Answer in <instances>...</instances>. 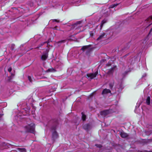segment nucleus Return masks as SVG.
Returning a JSON list of instances; mask_svg holds the SVG:
<instances>
[{"mask_svg":"<svg viewBox=\"0 0 152 152\" xmlns=\"http://www.w3.org/2000/svg\"><path fill=\"white\" fill-rule=\"evenodd\" d=\"M54 122L55 126H52L51 128V129L53 131L52 132V139L54 141L58 137V134L56 130L57 126L58 124V121L57 119H55Z\"/></svg>","mask_w":152,"mask_h":152,"instance_id":"1","label":"nucleus"},{"mask_svg":"<svg viewBox=\"0 0 152 152\" xmlns=\"http://www.w3.org/2000/svg\"><path fill=\"white\" fill-rule=\"evenodd\" d=\"M26 129V132H30L32 133H34L35 132V125L33 123L26 126L24 127Z\"/></svg>","mask_w":152,"mask_h":152,"instance_id":"2","label":"nucleus"},{"mask_svg":"<svg viewBox=\"0 0 152 152\" xmlns=\"http://www.w3.org/2000/svg\"><path fill=\"white\" fill-rule=\"evenodd\" d=\"M81 22L80 21H78L76 23L73 24L72 25L71 30H73L74 29H76L80 27V26H78V25L80 24Z\"/></svg>","mask_w":152,"mask_h":152,"instance_id":"3","label":"nucleus"},{"mask_svg":"<svg viewBox=\"0 0 152 152\" xmlns=\"http://www.w3.org/2000/svg\"><path fill=\"white\" fill-rule=\"evenodd\" d=\"M98 74V71H96L94 73H91L87 74L86 76L88 77H90L91 79H93Z\"/></svg>","mask_w":152,"mask_h":152,"instance_id":"4","label":"nucleus"},{"mask_svg":"<svg viewBox=\"0 0 152 152\" xmlns=\"http://www.w3.org/2000/svg\"><path fill=\"white\" fill-rule=\"evenodd\" d=\"M119 134L122 138H126L129 136V134L125 132L123 130L120 131Z\"/></svg>","mask_w":152,"mask_h":152,"instance_id":"5","label":"nucleus"},{"mask_svg":"<svg viewBox=\"0 0 152 152\" xmlns=\"http://www.w3.org/2000/svg\"><path fill=\"white\" fill-rule=\"evenodd\" d=\"M111 91L109 89L105 88L104 89L102 93V95L108 94L111 93Z\"/></svg>","mask_w":152,"mask_h":152,"instance_id":"6","label":"nucleus"},{"mask_svg":"<svg viewBox=\"0 0 152 152\" xmlns=\"http://www.w3.org/2000/svg\"><path fill=\"white\" fill-rule=\"evenodd\" d=\"M48 53H46L43 54L41 57V59L42 61L45 60L48 58Z\"/></svg>","mask_w":152,"mask_h":152,"instance_id":"7","label":"nucleus"},{"mask_svg":"<svg viewBox=\"0 0 152 152\" xmlns=\"http://www.w3.org/2000/svg\"><path fill=\"white\" fill-rule=\"evenodd\" d=\"M109 113V111L108 110H105L100 112V114L102 115L106 116Z\"/></svg>","mask_w":152,"mask_h":152,"instance_id":"8","label":"nucleus"},{"mask_svg":"<svg viewBox=\"0 0 152 152\" xmlns=\"http://www.w3.org/2000/svg\"><path fill=\"white\" fill-rule=\"evenodd\" d=\"M106 34L105 33H103L102 34H101L99 37L97 39V40H100L101 39H103L104 38L106 37Z\"/></svg>","mask_w":152,"mask_h":152,"instance_id":"9","label":"nucleus"},{"mask_svg":"<svg viewBox=\"0 0 152 152\" xmlns=\"http://www.w3.org/2000/svg\"><path fill=\"white\" fill-rule=\"evenodd\" d=\"M90 125L88 124H85L83 126V129L87 131L90 128Z\"/></svg>","mask_w":152,"mask_h":152,"instance_id":"10","label":"nucleus"},{"mask_svg":"<svg viewBox=\"0 0 152 152\" xmlns=\"http://www.w3.org/2000/svg\"><path fill=\"white\" fill-rule=\"evenodd\" d=\"M114 68L113 67L112 68L109 69L107 73V74L108 75L113 74L114 72Z\"/></svg>","mask_w":152,"mask_h":152,"instance_id":"11","label":"nucleus"},{"mask_svg":"<svg viewBox=\"0 0 152 152\" xmlns=\"http://www.w3.org/2000/svg\"><path fill=\"white\" fill-rule=\"evenodd\" d=\"M91 46V45H86L83 46L81 49V50L83 51H84L88 49Z\"/></svg>","mask_w":152,"mask_h":152,"instance_id":"12","label":"nucleus"},{"mask_svg":"<svg viewBox=\"0 0 152 152\" xmlns=\"http://www.w3.org/2000/svg\"><path fill=\"white\" fill-rule=\"evenodd\" d=\"M146 103L148 105H149L150 104V97L149 96H148L146 99Z\"/></svg>","mask_w":152,"mask_h":152,"instance_id":"13","label":"nucleus"},{"mask_svg":"<svg viewBox=\"0 0 152 152\" xmlns=\"http://www.w3.org/2000/svg\"><path fill=\"white\" fill-rule=\"evenodd\" d=\"M106 22L107 20L105 19H104L102 21L101 24L100 26L101 29L102 28L104 24L106 23Z\"/></svg>","mask_w":152,"mask_h":152,"instance_id":"14","label":"nucleus"},{"mask_svg":"<svg viewBox=\"0 0 152 152\" xmlns=\"http://www.w3.org/2000/svg\"><path fill=\"white\" fill-rule=\"evenodd\" d=\"M81 114L82 115V119L83 121L86 120V115L84 114L83 112H82Z\"/></svg>","mask_w":152,"mask_h":152,"instance_id":"15","label":"nucleus"},{"mask_svg":"<svg viewBox=\"0 0 152 152\" xmlns=\"http://www.w3.org/2000/svg\"><path fill=\"white\" fill-rule=\"evenodd\" d=\"M151 20H152V15L150 16L146 19L145 20V21L147 23L148 22H150Z\"/></svg>","mask_w":152,"mask_h":152,"instance_id":"16","label":"nucleus"},{"mask_svg":"<svg viewBox=\"0 0 152 152\" xmlns=\"http://www.w3.org/2000/svg\"><path fill=\"white\" fill-rule=\"evenodd\" d=\"M17 150L21 152H26V150L25 148H18Z\"/></svg>","mask_w":152,"mask_h":152,"instance_id":"17","label":"nucleus"},{"mask_svg":"<svg viewBox=\"0 0 152 152\" xmlns=\"http://www.w3.org/2000/svg\"><path fill=\"white\" fill-rule=\"evenodd\" d=\"M119 4V3L112 4L110 6L109 8H113L114 7L117 6Z\"/></svg>","mask_w":152,"mask_h":152,"instance_id":"18","label":"nucleus"},{"mask_svg":"<svg viewBox=\"0 0 152 152\" xmlns=\"http://www.w3.org/2000/svg\"><path fill=\"white\" fill-rule=\"evenodd\" d=\"M129 71H126L124 73H123L122 74V76L123 78H124L125 76L128 74V73Z\"/></svg>","mask_w":152,"mask_h":152,"instance_id":"19","label":"nucleus"},{"mask_svg":"<svg viewBox=\"0 0 152 152\" xmlns=\"http://www.w3.org/2000/svg\"><path fill=\"white\" fill-rule=\"evenodd\" d=\"M55 69H54L53 68H51L48 69L46 71L47 72H53L55 71Z\"/></svg>","mask_w":152,"mask_h":152,"instance_id":"20","label":"nucleus"},{"mask_svg":"<svg viewBox=\"0 0 152 152\" xmlns=\"http://www.w3.org/2000/svg\"><path fill=\"white\" fill-rule=\"evenodd\" d=\"M114 84V82L113 81V83H110L109 84V86L110 89L113 88Z\"/></svg>","mask_w":152,"mask_h":152,"instance_id":"21","label":"nucleus"},{"mask_svg":"<svg viewBox=\"0 0 152 152\" xmlns=\"http://www.w3.org/2000/svg\"><path fill=\"white\" fill-rule=\"evenodd\" d=\"M15 45L14 44H12L11 45L10 49L12 50H13L15 48Z\"/></svg>","mask_w":152,"mask_h":152,"instance_id":"22","label":"nucleus"},{"mask_svg":"<svg viewBox=\"0 0 152 152\" xmlns=\"http://www.w3.org/2000/svg\"><path fill=\"white\" fill-rule=\"evenodd\" d=\"M28 79L30 82H32V80L30 76H28Z\"/></svg>","mask_w":152,"mask_h":152,"instance_id":"23","label":"nucleus"},{"mask_svg":"<svg viewBox=\"0 0 152 152\" xmlns=\"http://www.w3.org/2000/svg\"><path fill=\"white\" fill-rule=\"evenodd\" d=\"M8 78L7 80V81L8 82H11L12 80V78L10 77H8Z\"/></svg>","mask_w":152,"mask_h":152,"instance_id":"24","label":"nucleus"},{"mask_svg":"<svg viewBox=\"0 0 152 152\" xmlns=\"http://www.w3.org/2000/svg\"><path fill=\"white\" fill-rule=\"evenodd\" d=\"M44 45V43H42L40 44V45H39V46L37 48H38L39 47H41L42 46H43Z\"/></svg>","mask_w":152,"mask_h":152,"instance_id":"25","label":"nucleus"},{"mask_svg":"<svg viewBox=\"0 0 152 152\" xmlns=\"http://www.w3.org/2000/svg\"><path fill=\"white\" fill-rule=\"evenodd\" d=\"M96 146L99 148H101L102 147V146L101 145L98 144H96Z\"/></svg>","mask_w":152,"mask_h":152,"instance_id":"26","label":"nucleus"},{"mask_svg":"<svg viewBox=\"0 0 152 152\" xmlns=\"http://www.w3.org/2000/svg\"><path fill=\"white\" fill-rule=\"evenodd\" d=\"M53 22H56L57 23H58L59 22V20L56 19L53 20Z\"/></svg>","mask_w":152,"mask_h":152,"instance_id":"27","label":"nucleus"},{"mask_svg":"<svg viewBox=\"0 0 152 152\" xmlns=\"http://www.w3.org/2000/svg\"><path fill=\"white\" fill-rule=\"evenodd\" d=\"M65 42V40H62L58 42V43H64Z\"/></svg>","mask_w":152,"mask_h":152,"instance_id":"28","label":"nucleus"},{"mask_svg":"<svg viewBox=\"0 0 152 152\" xmlns=\"http://www.w3.org/2000/svg\"><path fill=\"white\" fill-rule=\"evenodd\" d=\"M12 68L11 67H10V68H9L8 69V71L9 72H10L11 71H12Z\"/></svg>","mask_w":152,"mask_h":152,"instance_id":"29","label":"nucleus"},{"mask_svg":"<svg viewBox=\"0 0 152 152\" xmlns=\"http://www.w3.org/2000/svg\"><path fill=\"white\" fill-rule=\"evenodd\" d=\"M106 14V13H104V15H105V17H107L108 16H109V13L108 14H107V15H105Z\"/></svg>","mask_w":152,"mask_h":152,"instance_id":"30","label":"nucleus"},{"mask_svg":"<svg viewBox=\"0 0 152 152\" xmlns=\"http://www.w3.org/2000/svg\"><path fill=\"white\" fill-rule=\"evenodd\" d=\"M43 43H44V44L45 43H47L48 44V42L47 41H46V42H43Z\"/></svg>","mask_w":152,"mask_h":152,"instance_id":"31","label":"nucleus"},{"mask_svg":"<svg viewBox=\"0 0 152 152\" xmlns=\"http://www.w3.org/2000/svg\"><path fill=\"white\" fill-rule=\"evenodd\" d=\"M47 42H48V43L50 42L48 40Z\"/></svg>","mask_w":152,"mask_h":152,"instance_id":"32","label":"nucleus"},{"mask_svg":"<svg viewBox=\"0 0 152 152\" xmlns=\"http://www.w3.org/2000/svg\"><path fill=\"white\" fill-rule=\"evenodd\" d=\"M152 24V23H151L150 24H149V26L150 25H151Z\"/></svg>","mask_w":152,"mask_h":152,"instance_id":"33","label":"nucleus"},{"mask_svg":"<svg viewBox=\"0 0 152 152\" xmlns=\"http://www.w3.org/2000/svg\"><path fill=\"white\" fill-rule=\"evenodd\" d=\"M137 152H141V151H137Z\"/></svg>","mask_w":152,"mask_h":152,"instance_id":"34","label":"nucleus"}]
</instances>
